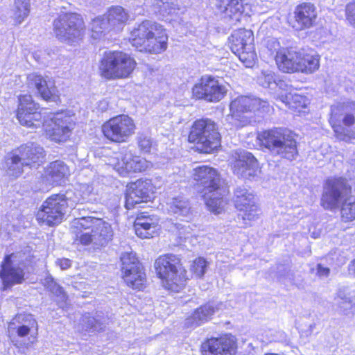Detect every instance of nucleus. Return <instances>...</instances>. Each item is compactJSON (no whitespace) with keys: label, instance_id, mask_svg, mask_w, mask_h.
Wrapping results in <instances>:
<instances>
[{"label":"nucleus","instance_id":"nucleus-1","mask_svg":"<svg viewBox=\"0 0 355 355\" xmlns=\"http://www.w3.org/2000/svg\"><path fill=\"white\" fill-rule=\"evenodd\" d=\"M41 111L40 105L31 95L18 96L16 117L21 125L32 128L42 126L44 134L55 143L69 141L73 125L70 116L62 110L55 112L50 119H44Z\"/></svg>","mask_w":355,"mask_h":355},{"label":"nucleus","instance_id":"nucleus-2","mask_svg":"<svg viewBox=\"0 0 355 355\" xmlns=\"http://www.w3.org/2000/svg\"><path fill=\"white\" fill-rule=\"evenodd\" d=\"M191 178L207 209L215 215L225 212L230 192L219 171L212 166L201 165L193 168Z\"/></svg>","mask_w":355,"mask_h":355},{"label":"nucleus","instance_id":"nucleus-3","mask_svg":"<svg viewBox=\"0 0 355 355\" xmlns=\"http://www.w3.org/2000/svg\"><path fill=\"white\" fill-rule=\"evenodd\" d=\"M352 187L344 176L327 178L323 184L320 205L326 210H333L340 206V218L343 223L355 221V198L350 200Z\"/></svg>","mask_w":355,"mask_h":355},{"label":"nucleus","instance_id":"nucleus-4","mask_svg":"<svg viewBox=\"0 0 355 355\" xmlns=\"http://www.w3.org/2000/svg\"><path fill=\"white\" fill-rule=\"evenodd\" d=\"M169 37L164 25L149 19H144L129 33L128 42L141 53L159 55L168 47Z\"/></svg>","mask_w":355,"mask_h":355},{"label":"nucleus","instance_id":"nucleus-5","mask_svg":"<svg viewBox=\"0 0 355 355\" xmlns=\"http://www.w3.org/2000/svg\"><path fill=\"white\" fill-rule=\"evenodd\" d=\"M156 277L162 287L170 293H180L187 286L189 277L180 255L165 253L154 262Z\"/></svg>","mask_w":355,"mask_h":355},{"label":"nucleus","instance_id":"nucleus-6","mask_svg":"<svg viewBox=\"0 0 355 355\" xmlns=\"http://www.w3.org/2000/svg\"><path fill=\"white\" fill-rule=\"evenodd\" d=\"M296 137L290 130L273 127L257 132L256 141L261 149L277 151L282 159L293 161L299 155Z\"/></svg>","mask_w":355,"mask_h":355},{"label":"nucleus","instance_id":"nucleus-7","mask_svg":"<svg viewBox=\"0 0 355 355\" xmlns=\"http://www.w3.org/2000/svg\"><path fill=\"white\" fill-rule=\"evenodd\" d=\"M187 141L200 154H213L221 148L222 136L217 123L209 118L194 120L189 126Z\"/></svg>","mask_w":355,"mask_h":355},{"label":"nucleus","instance_id":"nucleus-8","mask_svg":"<svg viewBox=\"0 0 355 355\" xmlns=\"http://www.w3.org/2000/svg\"><path fill=\"white\" fill-rule=\"evenodd\" d=\"M137 67L134 56L123 50H110L103 53L99 60L98 73L105 80L130 78Z\"/></svg>","mask_w":355,"mask_h":355},{"label":"nucleus","instance_id":"nucleus-9","mask_svg":"<svg viewBox=\"0 0 355 355\" xmlns=\"http://www.w3.org/2000/svg\"><path fill=\"white\" fill-rule=\"evenodd\" d=\"M329 123L336 138L350 142L355 139V101L343 102L331 107Z\"/></svg>","mask_w":355,"mask_h":355},{"label":"nucleus","instance_id":"nucleus-10","mask_svg":"<svg viewBox=\"0 0 355 355\" xmlns=\"http://www.w3.org/2000/svg\"><path fill=\"white\" fill-rule=\"evenodd\" d=\"M100 129L107 144H121L128 142L136 134L137 125L129 114H119L105 120Z\"/></svg>","mask_w":355,"mask_h":355},{"label":"nucleus","instance_id":"nucleus-11","mask_svg":"<svg viewBox=\"0 0 355 355\" xmlns=\"http://www.w3.org/2000/svg\"><path fill=\"white\" fill-rule=\"evenodd\" d=\"M10 159L12 165L8 167L9 174L17 178L23 173L24 166H42L46 160V153L41 146L30 142L13 150Z\"/></svg>","mask_w":355,"mask_h":355},{"label":"nucleus","instance_id":"nucleus-12","mask_svg":"<svg viewBox=\"0 0 355 355\" xmlns=\"http://www.w3.org/2000/svg\"><path fill=\"white\" fill-rule=\"evenodd\" d=\"M68 201L69 199L64 193H53L49 196L35 214L37 224L49 227L61 224L69 207Z\"/></svg>","mask_w":355,"mask_h":355},{"label":"nucleus","instance_id":"nucleus-13","mask_svg":"<svg viewBox=\"0 0 355 355\" xmlns=\"http://www.w3.org/2000/svg\"><path fill=\"white\" fill-rule=\"evenodd\" d=\"M227 44L230 51L246 67H252L257 62L254 35L251 29H235L228 37Z\"/></svg>","mask_w":355,"mask_h":355},{"label":"nucleus","instance_id":"nucleus-14","mask_svg":"<svg viewBox=\"0 0 355 355\" xmlns=\"http://www.w3.org/2000/svg\"><path fill=\"white\" fill-rule=\"evenodd\" d=\"M53 24L56 37L62 42L72 44L84 37L86 26L79 13L64 12L53 21Z\"/></svg>","mask_w":355,"mask_h":355},{"label":"nucleus","instance_id":"nucleus-15","mask_svg":"<svg viewBox=\"0 0 355 355\" xmlns=\"http://www.w3.org/2000/svg\"><path fill=\"white\" fill-rule=\"evenodd\" d=\"M232 201L239 212L237 218L242 221L243 228L252 226L263 214L256 195L245 188L237 187L234 191Z\"/></svg>","mask_w":355,"mask_h":355},{"label":"nucleus","instance_id":"nucleus-16","mask_svg":"<svg viewBox=\"0 0 355 355\" xmlns=\"http://www.w3.org/2000/svg\"><path fill=\"white\" fill-rule=\"evenodd\" d=\"M121 277L125 284L137 291H143L147 284L145 268L135 253L125 252L121 257Z\"/></svg>","mask_w":355,"mask_h":355},{"label":"nucleus","instance_id":"nucleus-17","mask_svg":"<svg viewBox=\"0 0 355 355\" xmlns=\"http://www.w3.org/2000/svg\"><path fill=\"white\" fill-rule=\"evenodd\" d=\"M227 93L226 86L212 75L201 76L191 88L193 99L207 103H218L226 96Z\"/></svg>","mask_w":355,"mask_h":355},{"label":"nucleus","instance_id":"nucleus-18","mask_svg":"<svg viewBox=\"0 0 355 355\" xmlns=\"http://www.w3.org/2000/svg\"><path fill=\"white\" fill-rule=\"evenodd\" d=\"M19 257V252L6 254L0 263V279L1 280V291H6L13 286L21 284L26 279V273L23 262H17Z\"/></svg>","mask_w":355,"mask_h":355},{"label":"nucleus","instance_id":"nucleus-19","mask_svg":"<svg viewBox=\"0 0 355 355\" xmlns=\"http://www.w3.org/2000/svg\"><path fill=\"white\" fill-rule=\"evenodd\" d=\"M155 187L151 180L139 178L127 183L124 191V207L131 210L141 203L152 201Z\"/></svg>","mask_w":355,"mask_h":355},{"label":"nucleus","instance_id":"nucleus-20","mask_svg":"<svg viewBox=\"0 0 355 355\" xmlns=\"http://www.w3.org/2000/svg\"><path fill=\"white\" fill-rule=\"evenodd\" d=\"M200 355H236L238 339L231 333L206 338L200 344Z\"/></svg>","mask_w":355,"mask_h":355},{"label":"nucleus","instance_id":"nucleus-21","mask_svg":"<svg viewBox=\"0 0 355 355\" xmlns=\"http://www.w3.org/2000/svg\"><path fill=\"white\" fill-rule=\"evenodd\" d=\"M318 18L317 8L311 2H301L297 4L292 14L287 16L286 22L295 31L310 29L317 24Z\"/></svg>","mask_w":355,"mask_h":355},{"label":"nucleus","instance_id":"nucleus-22","mask_svg":"<svg viewBox=\"0 0 355 355\" xmlns=\"http://www.w3.org/2000/svg\"><path fill=\"white\" fill-rule=\"evenodd\" d=\"M257 110L256 101L246 96H239L230 103V115L239 128L255 122Z\"/></svg>","mask_w":355,"mask_h":355},{"label":"nucleus","instance_id":"nucleus-23","mask_svg":"<svg viewBox=\"0 0 355 355\" xmlns=\"http://www.w3.org/2000/svg\"><path fill=\"white\" fill-rule=\"evenodd\" d=\"M77 229L90 230L94 233V246L96 248L107 245L113 239V230L108 223L101 218L85 216L81 217L76 226Z\"/></svg>","mask_w":355,"mask_h":355},{"label":"nucleus","instance_id":"nucleus-24","mask_svg":"<svg viewBox=\"0 0 355 355\" xmlns=\"http://www.w3.org/2000/svg\"><path fill=\"white\" fill-rule=\"evenodd\" d=\"M112 165L115 171L121 177L144 173L148 167V162L145 159L131 151L119 154L114 157Z\"/></svg>","mask_w":355,"mask_h":355},{"label":"nucleus","instance_id":"nucleus-25","mask_svg":"<svg viewBox=\"0 0 355 355\" xmlns=\"http://www.w3.org/2000/svg\"><path fill=\"white\" fill-rule=\"evenodd\" d=\"M250 7L247 0H217L216 4L218 13L233 25L240 24L250 16L246 11Z\"/></svg>","mask_w":355,"mask_h":355},{"label":"nucleus","instance_id":"nucleus-26","mask_svg":"<svg viewBox=\"0 0 355 355\" xmlns=\"http://www.w3.org/2000/svg\"><path fill=\"white\" fill-rule=\"evenodd\" d=\"M27 85L28 87L37 90L38 96L46 102H61L60 94L53 80L37 73H33L27 76Z\"/></svg>","mask_w":355,"mask_h":355},{"label":"nucleus","instance_id":"nucleus-27","mask_svg":"<svg viewBox=\"0 0 355 355\" xmlns=\"http://www.w3.org/2000/svg\"><path fill=\"white\" fill-rule=\"evenodd\" d=\"M136 235L141 239H152L158 236L161 232L159 219L146 212H139L133 222Z\"/></svg>","mask_w":355,"mask_h":355},{"label":"nucleus","instance_id":"nucleus-28","mask_svg":"<svg viewBox=\"0 0 355 355\" xmlns=\"http://www.w3.org/2000/svg\"><path fill=\"white\" fill-rule=\"evenodd\" d=\"M8 331H15L19 338L27 336L32 329L35 330L33 338L37 340L38 324L34 316L30 313H18L15 314L8 322Z\"/></svg>","mask_w":355,"mask_h":355},{"label":"nucleus","instance_id":"nucleus-29","mask_svg":"<svg viewBox=\"0 0 355 355\" xmlns=\"http://www.w3.org/2000/svg\"><path fill=\"white\" fill-rule=\"evenodd\" d=\"M274 60L280 72L288 74L297 73V51L292 47L279 49L274 55Z\"/></svg>","mask_w":355,"mask_h":355},{"label":"nucleus","instance_id":"nucleus-30","mask_svg":"<svg viewBox=\"0 0 355 355\" xmlns=\"http://www.w3.org/2000/svg\"><path fill=\"white\" fill-rule=\"evenodd\" d=\"M279 99L296 116L308 114L310 101L305 95L289 91L279 96Z\"/></svg>","mask_w":355,"mask_h":355},{"label":"nucleus","instance_id":"nucleus-31","mask_svg":"<svg viewBox=\"0 0 355 355\" xmlns=\"http://www.w3.org/2000/svg\"><path fill=\"white\" fill-rule=\"evenodd\" d=\"M216 309V307L210 302L202 304L186 318L184 327L186 328L196 327L207 322L212 319Z\"/></svg>","mask_w":355,"mask_h":355},{"label":"nucleus","instance_id":"nucleus-32","mask_svg":"<svg viewBox=\"0 0 355 355\" xmlns=\"http://www.w3.org/2000/svg\"><path fill=\"white\" fill-rule=\"evenodd\" d=\"M320 56L312 50H297V73L311 74L320 68Z\"/></svg>","mask_w":355,"mask_h":355},{"label":"nucleus","instance_id":"nucleus-33","mask_svg":"<svg viewBox=\"0 0 355 355\" xmlns=\"http://www.w3.org/2000/svg\"><path fill=\"white\" fill-rule=\"evenodd\" d=\"M69 175L68 166L62 160L56 159L49 163L44 169L41 178L46 181L51 180L53 183L59 184L65 181Z\"/></svg>","mask_w":355,"mask_h":355},{"label":"nucleus","instance_id":"nucleus-34","mask_svg":"<svg viewBox=\"0 0 355 355\" xmlns=\"http://www.w3.org/2000/svg\"><path fill=\"white\" fill-rule=\"evenodd\" d=\"M234 167L246 176H254L259 171L257 158L250 152L240 155L234 163Z\"/></svg>","mask_w":355,"mask_h":355},{"label":"nucleus","instance_id":"nucleus-35","mask_svg":"<svg viewBox=\"0 0 355 355\" xmlns=\"http://www.w3.org/2000/svg\"><path fill=\"white\" fill-rule=\"evenodd\" d=\"M168 211L182 220L189 222L192 219L193 211L189 202L181 196H176L168 203Z\"/></svg>","mask_w":355,"mask_h":355},{"label":"nucleus","instance_id":"nucleus-36","mask_svg":"<svg viewBox=\"0 0 355 355\" xmlns=\"http://www.w3.org/2000/svg\"><path fill=\"white\" fill-rule=\"evenodd\" d=\"M128 14L120 6L110 8L106 15V20L113 28L125 24L128 20Z\"/></svg>","mask_w":355,"mask_h":355},{"label":"nucleus","instance_id":"nucleus-37","mask_svg":"<svg viewBox=\"0 0 355 355\" xmlns=\"http://www.w3.org/2000/svg\"><path fill=\"white\" fill-rule=\"evenodd\" d=\"M80 218L74 219L72 225L73 232L75 234L74 242L82 245H89L93 244L94 245V233L89 234L84 232L87 230H79L77 229V223Z\"/></svg>","mask_w":355,"mask_h":355},{"label":"nucleus","instance_id":"nucleus-38","mask_svg":"<svg viewBox=\"0 0 355 355\" xmlns=\"http://www.w3.org/2000/svg\"><path fill=\"white\" fill-rule=\"evenodd\" d=\"M208 263L207 260L202 257H198L193 259L190 266V271L192 277L201 279L204 277L206 272Z\"/></svg>","mask_w":355,"mask_h":355},{"label":"nucleus","instance_id":"nucleus-39","mask_svg":"<svg viewBox=\"0 0 355 355\" xmlns=\"http://www.w3.org/2000/svg\"><path fill=\"white\" fill-rule=\"evenodd\" d=\"M30 5L26 1H19L17 3L15 10V18L17 23L20 24L27 17L29 14Z\"/></svg>","mask_w":355,"mask_h":355},{"label":"nucleus","instance_id":"nucleus-40","mask_svg":"<svg viewBox=\"0 0 355 355\" xmlns=\"http://www.w3.org/2000/svg\"><path fill=\"white\" fill-rule=\"evenodd\" d=\"M345 12L346 20L355 28V0L346 5Z\"/></svg>","mask_w":355,"mask_h":355},{"label":"nucleus","instance_id":"nucleus-41","mask_svg":"<svg viewBox=\"0 0 355 355\" xmlns=\"http://www.w3.org/2000/svg\"><path fill=\"white\" fill-rule=\"evenodd\" d=\"M137 144L141 152L150 153L152 148V141L147 137H140L138 139Z\"/></svg>","mask_w":355,"mask_h":355},{"label":"nucleus","instance_id":"nucleus-42","mask_svg":"<svg viewBox=\"0 0 355 355\" xmlns=\"http://www.w3.org/2000/svg\"><path fill=\"white\" fill-rule=\"evenodd\" d=\"M104 19L103 18H96L93 19L92 21V31L96 32V35H92V37L96 38L97 37H100L103 31L101 26L104 24Z\"/></svg>","mask_w":355,"mask_h":355},{"label":"nucleus","instance_id":"nucleus-43","mask_svg":"<svg viewBox=\"0 0 355 355\" xmlns=\"http://www.w3.org/2000/svg\"><path fill=\"white\" fill-rule=\"evenodd\" d=\"M85 331H92L96 329L97 325H101L98 320L92 316L85 317Z\"/></svg>","mask_w":355,"mask_h":355},{"label":"nucleus","instance_id":"nucleus-44","mask_svg":"<svg viewBox=\"0 0 355 355\" xmlns=\"http://www.w3.org/2000/svg\"><path fill=\"white\" fill-rule=\"evenodd\" d=\"M317 275L321 277H328L330 274V269L327 267L323 266L322 264L318 263L316 266Z\"/></svg>","mask_w":355,"mask_h":355},{"label":"nucleus","instance_id":"nucleus-45","mask_svg":"<svg viewBox=\"0 0 355 355\" xmlns=\"http://www.w3.org/2000/svg\"><path fill=\"white\" fill-rule=\"evenodd\" d=\"M57 264L62 270H67L71 266V261L67 258H61L57 261Z\"/></svg>","mask_w":355,"mask_h":355},{"label":"nucleus","instance_id":"nucleus-46","mask_svg":"<svg viewBox=\"0 0 355 355\" xmlns=\"http://www.w3.org/2000/svg\"><path fill=\"white\" fill-rule=\"evenodd\" d=\"M347 270L349 274L355 278V257L349 263Z\"/></svg>","mask_w":355,"mask_h":355}]
</instances>
